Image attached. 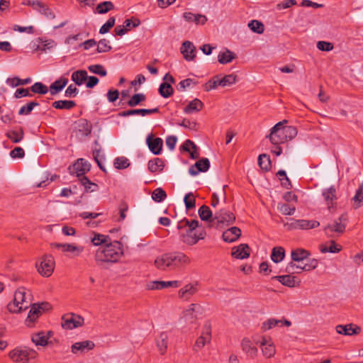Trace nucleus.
I'll return each mask as SVG.
<instances>
[{"mask_svg": "<svg viewBox=\"0 0 363 363\" xmlns=\"http://www.w3.org/2000/svg\"><path fill=\"white\" fill-rule=\"evenodd\" d=\"M199 216L201 220L207 221L210 228L211 221L213 219L212 211L206 205L201 206L198 211Z\"/></svg>", "mask_w": 363, "mask_h": 363, "instance_id": "obj_32", "label": "nucleus"}, {"mask_svg": "<svg viewBox=\"0 0 363 363\" xmlns=\"http://www.w3.org/2000/svg\"><path fill=\"white\" fill-rule=\"evenodd\" d=\"M203 102L199 99H194L184 108V112L187 114L192 113L194 112H199L203 108Z\"/></svg>", "mask_w": 363, "mask_h": 363, "instance_id": "obj_34", "label": "nucleus"}, {"mask_svg": "<svg viewBox=\"0 0 363 363\" xmlns=\"http://www.w3.org/2000/svg\"><path fill=\"white\" fill-rule=\"evenodd\" d=\"M241 347L242 351L247 354V356L252 358L257 356L258 350L248 338H244L242 340Z\"/></svg>", "mask_w": 363, "mask_h": 363, "instance_id": "obj_29", "label": "nucleus"}, {"mask_svg": "<svg viewBox=\"0 0 363 363\" xmlns=\"http://www.w3.org/2000/svg\"><path fill=\"white\" fill-rule=\"evenodd\" d=\"M88 69L89 72L100 75L101 77H105L107 74V72L105 69L104 67L101 65H91L88 67Z\"/></svg>", "mask_w": 363, "mask_h": 363, "instance_id": "obj_61", "label": "nucleus"}, {"mask_svg": "<svg viewBox=\"0 0 363 363\" xmlns=\"http://www.w3.org/2000/svg\"><path fill=\"white\" fill-rule=\"evenodd\" d=\"M160 109L158 108H154L151 109L140 108V109H130L121 111L118 113L121 117H127L133 115H140L145 116L147 114L159 113Z\"/></svg>", "mask_w": 363, "mask_h": 363, "instance_id": "obj_22", "label": "nucleus"}, {"mask_svg": "<svg viewBox=\"0 0 363 363\" xmlns=\"http://www.w3.org/2000/svg\"><path fill=\"white\" fill-rule=\"evenodd\" d=\"M171 268H177L191 262L190 258L182 252H169Z\"/></svg>", "mask_w": 363, "mask_h": 363, "instance_id": "obj_14", "label": "nucleus"}, {"mask_svg": "<svg viewBox=\"0 0 363 363\" xmlns=\"http://www.w3.org/2000/svg\"><path fill=\"white\" fill-rule=\"evenodd\" d=\"M122 243L119 241H113L99 248L95 254V260L99 265L104 263H116L122 255L123 251Z\"/></svg>", "mask_w": 363, "mask_h": 363, "instance_id": "obj_1", "label": "nucleus"}, {"mask_svg": "<svg viewBox=\"0 0 363 363\" xmlns=\"http://www.w3.org/2000/svg\"><path fill=\"white\" fill-rule=\"evenodd\" d=\"M52 335V331H48L47 333L40 331L32 335L31 340L35 345L45 346L48 344V339Z\"/></svg>", "mask_w": 363, "mask_h": 363, "instance_id": "obj_24", "label": "nucleus"}, {"mask_svg": "<svg viewBox=\"0 0 363 363\" xmlns=\"http://www.w3.org/2000/svg\"><path fill=\"white\" fill-rule=\"evenodd\" d=\"M114 9L113 4L110 1H106L102 3H100L96 6V11L100 14L106 13L109 11H111Z\"/></svg>", "mask_w": 363, "mask_h": 363, "instance_id": "obj_53", "label": "nucleus"}, {"mask_svg": "<svg viewBox=\"0 0 363 363\" xmlns=\"http://www.w3.org/2000/svg\"><path fill=\"white\" fill-rule=\"evenodd\" d=\"M184 18L188 22H194L196 24L203 25L207 21V18L204 15L194 14L191 12H185L183 14Z\"/></svg>", "mask_w": 363, "mask_h": 363, "instance_id": "obj_31", "label": "nucleus"}, {"mask_svg": "<svg viewBox=\"0 0 363 363\" xmlns=\"http://www.w3.org/2000/svg\"><path fill=\"white\" fill-rule=\"evenodd\" d=\"M285 257V250L282 247H273L271 253V259L274 263L281 262Z\"/></svg>", "mask_w": 363, "mask_h": 363, "instance_id": "obj_40", "label": "nucleus"}, {"mask_svg": "<svg viewBox=\"0 0 363 363\" xmlns=\"http://www.w3.org/2000/svg\"><path fill=\"white\" fill-rule=\"evenodd\" d=\"M167 198L166 192L160 187L155 189L152 193V199L155 202L160 203Z\"/></svg>", "mask_w": 363, "mask_h": 363, "instance_id": "obj_56", "label": "nucleus"}, {"mask_svg": "<svg viewBox=\"0 0 363 363\" xmlns=\"http://www.w3.org/2000/svg\"><path fill=\"white\" fill-rule=\"evenodd\" d=\"M163 167L162 160L158 157L150 160L147 164L148 170L152 173L162 170Z\"/></svg>", "mask_w": 363, "mask_h": 363, "instance_id": "obj_42", "label": "nucleus"}, {"mask_svg": "<svg viewBox=\"0 0 363 363\" xmlns=\"http://www.w3.org/2000/svg\"><path fill=\"white\" fill-rule=\"evenodd\" d=\"M86 192H94L99 189V186L89 180L86 177L79 179Z\"/></svg>", "mask_w": 363, "mask_h": 363, "instance_id": "obj_44", "label": "nucleus"}, {"mask_svg": "<svg viewBox=\"0 0 363 363\" xmlns=\"http://www.w3.org/2000/svg\"><path fill=\"white\" fill-rule=\"evenodd\" d=\"M30 89L32 92L40 94H45L48 91V87L41 82H35Z\"/></svg>", "mask_w": 363, "mask_h": 363, "instance_id": "obj_63", "label": "nucleus"}, {"mask_svg": "<svg viewBox=\"0 0 363 363\" xmlns=\"http://www.w3.org/2000/svg\"><path fill=\"white\" fill-rule=\"evenodd\" d=\"M287 123L286 120H283L277 123L271 129L269 135L267 137L269 138L270 142L273 145L285 143L289 140H291L297 135L298 132L296 127L284 125V124Z\"/></svg>", "mask_w": 363, "mask_h": 363, "instance_id": "obj_2", "label": "nucleus"}, {"mask_svg": "<svg viewBox=\"0 0 363 363\" xmlns=\"http://www.w3.org/2000/svg\"><path fill=\"white\" fill-rule=\"evenodd\" d=\"M84 323V318L73 313L65 314L62 317L61 325L65 330H72L81 327Z\"/></svg>", "mask_w": 363, "mask_h": 363, "instance_id": "obj_9", "label": "nucleus"}, {"mask_svg": "<svg viewBox=\"0 0 363 363\" xmlns=\"http://www.w3.org/2000/svg\"><path fill=\"white\" fill-rule=\"evenodd\" d=\"M37 41L38 42V45H37L35 50L43 52H46L48 50L53 48L57 45L55 41L51 39L43 40L41 38H38Z\"/></svg>", "mask_w": 363, "mask_h": 363, "instance_id": "obj_38", "label": "nucleus"}, {"mask_svg": "<svg viewBox=\"0 0 363 363\" xmlns=\"http://www.w3.org/2000/svg\"><path fill=\"white\" fill-rule=\"evenodd\" d=\"M37 352L26 347H17L9 353V357L15 363H28L35 358Z\"/></svg>", "mask_w": 363, "mask_h": 363, "instance_id": "obj_4", "label": "nucleus"}, {"mask_svg": "<svg viewBox=\"0 0 363 363\" xmlns=\"http://www.w3.org/2000/svg\"><path fill=\"white\" fill-rule=\"evenodd\" d=\"M43 312L40 311V307L35 303L33 304L26 320V325L28 327H33L35 320Z\"/></svg>", "mask_w": 363, "mask_h": 363, "instance_id": "obj_28", "label": "nucleus"}, {"mask_svg": "<svg viewBox=\"0 0 363 363\" xmlns=\"http://www.w3.org/2000/svg\"><path fill=\"white\" fill-rule=\"evenodd\" d=\"M181 282L179 281H154L150 282L147 287L151 290H159L162 289L167 287H174L177 288L180 286Z\"/></svg>", "mask_w": 363, "mask_h": 363, "instance_id": "obj_23", "label": "nucleus"}, {"mask_svg": "<svg viewBox=\"0 0 363 363\" xmlns=\"http://www.w3.org/2000/svg\"><path fill=\"white\" fill-rule=\"evenodd\" d=\"M155 266L160 270L164 271L171 268L169 252L158 256L155 260Z\"/></svg>", "mask_w": 363, "mask_h": 363, "instance_id": "obj_27", "label": "nucleus"}, {"mask_svg": "<svg viewBox=\"0 0 363 363\" xmlns=\"http://www.w3.org/2000/svg\"><path fill=\"white\" fill-rule=\"evenodd\" d=\"M31 78L30 77H28L26 79H21L17 77H13V78H9L7 79V83L13 86V87H16V86H20V85H26V84H28L31 82Z\"/></svg>", "mask_w": 363, "mask_h": 363, "instance_id": "obj_52", "label": "nucleus"}, {"mask_svg": "<svg viewBox=\"0 0 363 363\" xmlns=\"http://www.w3.org/2000/svg\"><path fill=\"white\" fill-rule=\"evenodd\" d=\"M111 241V239L108 235H105L99 233H96L94 238H91V242L94 245L98 246L102 244L105 245L108 244Z\"/></svg>", "mask_w": 363, "mask_h": 363, "instance_id": "obj_50", "label": "nucleus"}, {"mask_svg": "<svg viewBox=\"0 0 363 363\" xmlns=\"http://www.w3.org/2000/svg\"><path fill=\"white\" fill-rule=\"evenodd\" d=\"M210 167V162L208 158H201L189 169V173L191 176H196L199 172H205Z\"/></svg>", "mask_w": 363, "mask_h": 363, "instance_id": "obj_17", "label": "nucleus"}, {"mask_svg": "<svg viewBox=\"0 0 363 363\" xmlns=\"http://www.w3.org/2000/svg\"><path fill=\"white\" fill-rule=\"evenodd\" d=\"M211 325L208 322H206L201 331V335L196 339L194 345L193 350L199 351L201 350L206 344L211 342Z\"/></svg>", "mask_w": 363, "mask_h": 363, "instance_id": "obj_10", "label": "nucleus"}, {"mask_svg": "<svg viewBox=\"0 0 363 363\" xmlns=\"http://www.w3.org/2000/svg\"><path fill=\"white\" fill-rule=\"evenodd\" d=\"M248 27L252 31L258 34H262L264 30V24L257 20L251 21L248 23Z\"/></svg>", "mask_w": 363, "mask_h": 363, "instance_id": "obj_54", "label": "nucleus"}, {"mask_svg": "<svg viewBox=\"0 0 363 363\" xmlns=\"http://www.w3.org/2000/svg\"><path fill=\"white\" fill-rule=\"evenodd\" d=\"M26 294L25 288H19L15 292L13 302L8 305V309L11 313H20L26 310L30 305L29 301L26 300Z\"/></svg>", "mask_w": 363, "mask_h": 363, "instance_id": "obj_5", "label": "nucleus"}, {"mask_svg": "<svg viewBox=\"0 0 363 363\" xmlns=\"http://www.w3.org/2000/svg\"><path fill=\"white\" fill-rule=\"evenodd\" d=\"M95 344L91 340H84L77 342L71 347V351L73 354L85 353L94 349Z\"/></svg>", "mask_w": 363, "mask_h": 363, "instance_id": "obj_20", "label": "nucleus"}, {"mask_svg": "<svg viewBox=\"0 0 363 363\" xmlns=\"http://www.w3.org/2000/svg\"><path fill=\"white\" fill-rule=\"evenodd\" d=\"M68 79L67 78H60L55 81L50 86V91L52 96L56 95L61 91L67 84Z\"/></svg>", "mask_w": 363, "mask_h": 363, "instance_id": "obj_35", "label": "nucleus"}, {"mask_svg": "<svg viewBox=\"0 0 363 363\" xmlns=\"http://www.w3.org/2000/svg\"><path fill=\"white\" fill-rule=\"evenodd\" d=\"M39 103L37 101H30L26 105L23 106L18 111L19 115H28L31 113L34 107L39 106Z\"/></svg>", "mask_w": 363, "mask_h": 363, "instance_id": "obj_60", "label": "nucleus"}, {"mask_svg": "<svg viewBox=\"0 0 363 363\" xmlns=\"http://www.w3.org/2000/svg\"><path fill=\"white\" fill-rule=\"evenodd\" d=\"M78 130L83 135L88 136L91 132V125L86 119H81L78 122Z\"/></svg>", "mask_w": 363, "mask_h": 363, "instance_id": "obj_47", "label": "nucleus"}, {"mask_svg": "<svg viewBox=\"0 0 363 363\" xmlns=\"http://www.w3.org/2000/svg\"><path fill=\"white\" fill-rule=\"evenodd\" d=\"M341 250V247L337 245L335 241L332 240L330 242V247H327L325 245L320 246V252L322 253L331 252V253H337Z\"/></svg>", "mask_w": 363, "mask_h": 363, "instance_id": "obj_58", "label": "nucleus"}, {"mask_svg": "<svg viewBox=\"0 0 363 363\" xmlns=\"http://www.w3.org/2000/svg\"><path fill=\"white\" fill-rule=\"evenodd\" d=\"M181 52L186 61H192L196 57V49L190 41H184L181 47Z\"/></svg>", "mask_w": 363, "mask_h": 363, "instance_id": "obj_19", "label": "nucleus"}, {"mask_svg": "<svg viewBox=\"0 0 363 363\" xmlns=\"http://www.w3.org/2000/svg\"><path fill=\"white\" fill-rule=\"evenodd\" d=\"M336 332L344 335H352L359 334L361 329L358 326L353 328V324L338 325L336 326Z\"/></svg>", "mask_w": 363, "mask_h": 363, "instance_id": "obj_26", "label": "nucleus"}, {"mask_svg": "<svg viewBox=\"0 0 363 363\" xmlns=\"http://www.w3.org/2000/svg\"><path fill=\"white\" fill-rule=\"evenodd\" d=\"M167 333L162 332L160 333L158 339L156 340L157 347L160 350L161 354H164L167 348Z\"/></svg>", "mask_w": 363, "mask_h": 363, "instance_id": "obj_43", "label": "nucleus"}, {"mask_svg": "<svg viewBox=\"0 0 363 363\" xmlns=\"http://www.w3.org/2000/svg\"><path fill=\"white\" fill-rule=\"evenodd\" d=\"M262 352L264 357L270 358L275 354V346L272 343H269L265 337H263L261 342Z\"/></svg>", "mask_w": 363, "mask_h": 363, "instance_id": "obj_33", "label": "nucleus"}, {"mask_svg": "<svg viewBox=\"0 0 363 363\" xmlns=\"http://www.w3.org/2000/svg\"><path fill=\"white\" fill-rule=\"evenodd\" d=\"M38 272L44 277H49L55 269V260L52 255H45L43 257L40 264H36Z\"/></svg>", "mask_w": 363, "mask_h": 363, "instance_id": "obj_8", "label": "nucleus"}, {"mask_svg": "<svg viewBox=\"0 0 363 363\" xmlns=\"http://www.w3.org/2000/svg\"><path fill=\"white\" fill-rule=\"evenodd\" d=\"M320 223L315 220H304L289 218V221L284 223V226L287 230H311L318 228Z\"/></svg>", "mask_w": 363, "mask_h": 363, "instance_id": "obj_7", "label": "nucleus"}, {"mask_svg": "<svg viewBox=\"0 0 363 363\" xmlns=\"http://www.w3.org/2000/svg\"><path fill=\"white\" fill-rule=\"evenodd\" d=\"M146 143L152 153L156 155L161 154L163 146V140L162 138H154V135L150 133L146 138Z\"/></svg>", "mask_w": 363, "mask_h": 363, "instance_id": "obj_15", "label": "nucleus"}, {"mask_svg": "<svg viewBox=\"0 0 363 363\" xmlns=\"http://www.w3.org/2000/svg\"><path fill=\"white\" fill-rule=\"evenodd\" d=\"M235 57L236 55L233 52L229 50L228 49H226L225 52L219 53L218 56V60L219 63L225 65L230 62Z\"/></svg>", "mask_w": 363, "mask_h": 363, "instance_id": "obj_41", "label": "nucleus"}, {"mask_svg": "<svg viewBox=\"0 0 363 363\" xmlns=\"http://www.w3.org/2000/svg\"><path fill=\"white\" fill-rule=\"evenodd\" d=\"M111 49H112V48L109 45V41L105 38H103L99 41L96 51L99 53L108 52Z\"/></svg>", "mask_w": 363, "mask_h": 363, "instance_id": "obj_62", "label": "nucleus"}, {"mask_svg": "<svg viewBox=\"0 0 363 363\" xmlns=\"http://www.w3.org/2000/svg\"><path fill=\"white\" fill-rule=\"evenodd\" d=\"M6 137L9 138L13 143H20L24 136L23 130L20 128L19 131L11 130L9 131L6 134Z\"/></svg>", "mask_w": 363, "mask_h": 363, "instance_id": "obj_49", "label": "nucleus"}, {"mask_svg": "<svg viewBox=\"0 0 363 363\" xmlns=\"http://www.w3.org/2000/svg\"><path fill=\"white\" fill-rule=\"evenodd\" d=\"M51 246L57 249H62L64 252H71L74 256H79L84 250L82 246L74 245L69 243H52Z\"/></svg>", "mask_w": 363, "mask_h": 363, "instance_id": "obj_18", "label": "nucleus"}, {"mask_svg": "<svg viewBox=\"0 0 363 363\" xmlns=\"http://www.w3.org/2000/svg\"><path fill=\"white\" fill-rule=\"evenodd\" d=\"M145 100H146V96L144 94H143V93L135 94L128 101L127 104L130 107H135L138 105L141 104V103L144 102Z\"/></svg>", "mask_w": 363, "mask_h": 363, "instance_id": "obj_48", "label": "nucleus"}, {"mask_svg": "<svg viewBox=\"0 0 363 363\" xmlns=\"http://www.w3.org/2000/svg\"><path fill=\"white\" fill-rule=\"evenodd\" d=\"M184 202L187 210L194 208L196 206L194 194L192 192L187 193L184 198Z\"/></svg>", "mask_w": 363, "mask_h": 363, "instance_id": "obj_57", "label": "nucleus"}, {"mask_svg": "<svg viewBox=\"0 0 363 363\" xmlns=\"http://www.w3.org/2000/svg\"><path fill=\"white\" fill-rule=\"evenodd\" d=\"M88 74L86 70L79 69L72 74V80L78 86H81L87 80Z\"/></svg>", "mask_w": 363, "mask_h": 363, "instance_id": "obj_39", "label": "nucleus"}, {"mask_svg": "<svg viewBox=\"0 0 363 363\" xmlns=\"http://www.w3.org/2000/svg\"><path fill=\"white\" fill-rule=\"evenodd\" d=\"M52 106L56 109L70 110L76 106V103L74 101L60 100L53 102Z\"/></svg>", "mask_w": 363, "mask_h": 363, "instance_id": "obj_45", "label": "nucleus"}, {"mask_svg": "<svg viewBox=\"0 0 363 363\" xmlns=\"http://www.w3.org/2000/svg\"><path fill=\"white\" fill-rule=\"evenodd\" d=\"M309 256V251L302 248L295 249L292 250L291 253V259L295 262L303 261L307 259Z\"/></svg>", "mask_w": 363, "mask_h": 363, "instance_id": "obj_37", "label": "nucleus"}, {"mask_svg": "<svg viewBox=\"0 0 363 363\" xmlns=\"http://www.w3.org/2000/svg\"><path fill=\"white\" fill-rule=\"evenodd\" d=\"M241 235V230L238 227H231L223 232L222 238L226 242H233Z\"/></svg>", "mask_w": 363, "mask_h": 363, "instance_id": "obj_25", "label": "nucleus"}, {"mask_svg": "<svg viewBox=\"0 0 363 363\" xmlns=\"http://www.w3.org/2000/svg\"><path fill=\"white\" fill-rule=\"evenodd\" d=\"M258 164L262 169L268 171L271 168V160L269 156L266 154L259 155L258 157Z\"/></svg>", "mask_w": 363, "mask_h": 363, "instance_id": "obj_51", "label": "nucleus"}, {"mask_svg": "<svg viewBox=\"0 0 363 363\" xmlns=\"http://www.w3.org/2000/svg\"><path fill=\"white\" fill-rule=\"evenodd\" d=\"M322 196L330 211L336 209L337 197L335 186H331L329 188L323 189Z\"/></svg>", "mask_w": 363, "mask_h": 363, "instance_id": "obj_13", "label": "nucleus"}, {"mask_svg": "<svg viewBox=\"0 0 363 363\" xmlns=\"http://www.w3.org/2000/svg\"><path fill=\"white\" fill-rule=\"evenodd\" d=\"M196 284H189L182 288L179 291V296L188 300L197 292Z\"/></svg>", "mask_w": 363, "mask_h": 363, "instance_id": "obj_30", "label": "nucleus"}, {"mask_svg": "<svg viewBox=\"0 0 363 363\" xmlns=\"http://www.w3.org/2000/svg\"><path fill=\"white\" fill-rule=\"evenodd\" d=\"M68 170L72 175H76L80 179L86 177L84 174L90 170V164L82 158L78 159L75 163L68 167Z\"/></svg>", "mask_w": 363, "mask_h": 363, "instance_id": "obj_12", "label": "nucleus"}, {"mask_svg": "<svg viewBox=\"0 0 363 363\" xmlns=\"http://www.w3.org/2000/svg\"><path fill=\"white\" fill-rule=\"evenodd\" d=\"M235 220L234 214L224 208H221L214 213L213 219L211 221L210 228H220L223 225H230Z\"/></svg>", "mask_w": 363, "mask_h": 363, "instance_id": "obj_6", "label": "nucleus"}, {"mask_svg": "<svg viewBox=\"0 0 363 363\" xmlns=\"http://www.w3.org/2000/svg\"><path fill=\"white\" fill-rule=\"evenodd\" d=\"M206 236V231L204 228H200L199 229L194 231L189 234H181L180 240L184 243L188 245H194L196 244L199 240H203Z\"/></svg>", "mask_w": 363, "mask_h": 363, "instance_id": "obj_11", "label": "nucleus"}, {"mask_svg": "<svg viewBox=\"0 0 363 363\" xmlns=\"http://www.w3.org/2000/svg\"><path fill=\"white\" fill-rule=\"evenodd\" d=\"M272 279L277 280L282 285L289 288L298 286L301 283L299 279H298L296 277L291 275L290 274L285 275L274 276Z\"/></svg>", "mask_w": 363, "mask_h": 363, "instance_id": "obj_16", "label": "nucleus"}, {"mask_svg": "<svg viewBox=\"0 0 363 363\" xmlns=\"http://www.w3.org/2000/svg\"><path fill=\"white\" fill-rule=\"evenodd\" d=\"M352 201L353 202L352 206L354 209H357L363 206V183L359 185Z\"/></svg>", "mask_w": 363, "mask_h": 363, "instance_id": "obj_36", "label": "nucleus"}, {"mask_svg": "<svg viewBox=\"0 0 363 363\" xmlns=\"http://www.w3.org/2000/svg\"><path fill=\"white\" fill-rule=\"evenodd\" d=\"M250 249L247 244H240L239 245L233 247L231 255L240 259H247L250 257Z\"/></svg>", "mask_w": 363, "mask_h": 363, "instance_id": "obj_21", "label": "nucleus"}, {"mask_svg": "<svg viewBox=\"0 0 363 363\" xmlns=\"http://www.w3.org/2000/svg\"><path fill=\"white\" fill-rule=\"evenodd\" d=\"M159 93L164 98L170 97L174 93V89L171 84L167 82H163L160 85Z\"/></svg>", "mask_w": 363, "mask_h": 363, "instance_id": "obj_46", "label": "nucleus"}, {"mask_svg": "<svg viewBox=\"0 0 363 363\" xmlns=\"http://www.w3.org/2000/svg\"><path fill=\"white\" fill-rule=\"evenodd\" d=\"M238 76L235 74H226L221 77V86H229L234 84L237 82Z\"/></svg>", "mask_w": 363, "mask_h": 363, "instance_id": "obj_55", "label": "nucleus"}, {"mask_svg": "<svg viewBox=\"0 0 363 363\" xmlns=\"http://www.w3.org/2000/svg\"><path fill=\"white\" fill-rule=\"evenodd\" d=\"M279 323H282V320H277L275 318H269L262 323V330L267 331L272 329V328L279 325Z\"/></svg>", "mask_w": 363, "mask_h": 363, "instance_id": "obj_59", "label": "nucleus"}, {"mask_svg": "<svg viewBox=\"0 0 363 363\" xmlns=\"http://www.w3.org/2000/svg\"><path fill=\"white\" fill-rule=\"evenodd\" d=\"M347 223L348 216L345 213L335 219L333 223L325 226L323 230L328 238H335L345 232Z\"/></svg>", "mask_w": 363, "mask_h": 363, "instance_id": "obj_3", "label": "nucleus"}, {"mask_svg": "<svg viewBox=\"0 0 363 363\" xmlns=\"http://www.w3.org/2000/svg\"><path fill=\"white\" fill-rule=\"evenodd\" d=\"M114 167L116 169H125L130 165L129 160L125 157H119L114 160Z\"/></svg>", "mask_w": 363, "mask_h": 363, "instance_id": "obj_64", "label": "nucleus"}]
</instances>
